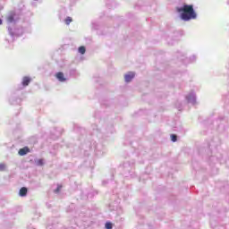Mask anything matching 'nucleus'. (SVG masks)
I'll return each instance as SVG.
<instances>
[{
	"instance_id": "nucleus-15",
	"label": "nucleus",
	"mask_w": 229,
	"mask_h": 229,
	"mask_svg": "<svg viewBox=\"0 0 229 229\" xmlns=\"http://www.w3.org/2000/svg\"><path fill=\"white\" fill-rule=\"evenodd\" d=\"M1 24H3V20L0 19V26H1Z\"/></svg>"
},
{
	"instance_id": "nucleus-4",
	"label": "nucleus",
	"mask_w": 229,
	"mask_h": 229,
	"mask_svg": "<svg viewBox=\"0 0 229 229\" xmlns=\"http://www.w3.org/2000/svg\"><path fill=\"white\" fill-rule=\"evenodd\" d=\"M30 148H28V147H24V148H20V150H19V155H20V157H24V155H28V153H30Z\"/></svg>"
},
{
	"instance_id": "nucleus-3",
	"label": "nucleus",
	"mask_w": 229,
	"mask_h": 229,
	"mask_svg": "<svg viewBox=\"0 0 229 229\" xmlns=\"http://www.w3.org/2000/svg\"><path fill=\"white\" fill-rule=\"evenodd\" d=\"M55 78L58 80V81H61V82H64V81H67V79H65V77L64 75V72H58L55 74Z\"/></svg>"
},
{
	"instance_id": "nucleus-7",
	"label": "nucleus",
	"mask_w": 229,
	"mask_h": 229,
	"mask_svg": "<svg viewBox=\"0 0 229 229\" xmlns=\"http://www.w3.org/2000/svg\"><path fill=\"white\" fill-rule=\"evenodd\" d=\"M19 195L21 197V198H24L25 196L28 195V188L26 187H22L20 189V191H19Z\"/></svg>"
},
{
	"instance_id": "nucleus-2",
	"label": "nucleus",
	"mask_w": 229,
	"mask_h": 229,
	"mask_svg": "<svg viewBox=\"0 0 229 229\" xmlns=\"http://www.w3.org/2000/svg\"><path fill=\"white\" fill-rule=\"evenodd\" d=\"M135 78V73L133 72H131L127 74H125L124 76V80L127 83H130V81H131V80Z\"/></svg>"
},
{
	"instance_id": "nucleus-12",
	"label": "nucleus",
	"mask_w": 229,
	"mask_h": 229,
	"mask_svg": "<svg viewBox=\"0 0 229 229\" xmlns=\"http://www.w3.org/2000/svg\"><path fill=\"white\" fill-rule=\"evenodd\" d=\"M105 226H106V229H112L113 228L112 223H110V222H106Z\"/></svg>"
},
{
	"instance_id": "nucleus-8",
	"label": "nucleus",
	"mask_w": 229,
	"mask_h": 229,
	"mask_svg": "<svg viewBox=\"0 0 229 229\" xmlns=\"http://www.w3.org/2000/svg\"><path fill=\"white\" fill-rule=\"evenodd\" d=\"M71 22H72V18L67 17L65 19V24H67V26H69L71 24Z\"/></svg>"
},
{
	"instance_id": "nucleus-1",
	"label": "nucleus",
	"mask_w": 229,
	"mask_h": 229,
	"mask_svg": "<svg viewBox=\"0 0 229 229\" xmlns=\"http://www.w3.org/2000/svg\"><path fill=\"white\" fill-rule=\"evenodd\" d=\"M176 12L181 13V19L185 21L194 20L198 17L193 5L184 4L182 7H176Z\"/></svg>"
},
{
	"instance_id": "nucleus-10",
	"label": "nucleus",
	"mask_w": 229,
	"mask_h": 229,
	"mask_svg": "<svg viewBox=\"0 0 229 229\" xmlns=\"http://www.w3.org/2000/svg\"><path fill=\"white\" fill-rule=\"evenodd\" d=\"M171 140L172 142H176V140H178V137L175 134H172Z\"/></svg>"
},
{
	"instance_id": "nucleus-13",
	"label": "nucleus",
	"mask_w": 229,
	"mask_h": 229,
	"mask_svg": "<svg viewBox=\"0 0 229 229\" xmlns=\"http://www.w3.org/2000/svg\"><path fill=\"white\" fill-rule=\"evenodd\" d=\"M6 169V165L4 164H0V171H4Z\"/></svg>"
},
{
	"instance_id": "nucleus-11",
	"label": "nucleus",
	"mask_w": 229,
	"mask_h": 229,
	"mask_svg": "<svg viewBox=\"0 0 229 229\" xmlns=\"http://www.w3.org/2000/svg\"><path fill=\"white\" fill-rule=\"evenodd\" d=\"M37 165H44V159H38L36 161Z\"/></svg>"
},
{
	"instance_id": "nucleus-9",
	"label": "nucleus",
	"mask_w": 229,
	"mask_h": 229,
	"mask_svg": "<svg viewBox=\"0 0 229 229\" xmlns=\"http://www.w3.org/2000/svg\"><path fill=\"white\" fill-rule=\"evenodd\" d=\"M85 47H79V53H81V55H85Z\"/></svg>"
},
{
	"instance_id": "nucleus-5",
	"label": "nucleus",
	"mask_w": 229,
	"mask_h": 229,
	"mask_svg": "<svg viewBox=\"0 0 229 229\" xmlns=\"http://www.w3.org/2000/svg\"><path fill=\"white\" fill-rule=\"evenodd\" d=\"M30 83H31V78L28 76L23 77L21 85H23L24 87H28Z\"/></svg>"
},
{
	"instance_id": "nucleus-14",
	"label": "nucleus",
	"mask_w": 229,
	"mask_h": 229,
	"mask_svg": "<svg viewBox=\"0 0 229 229\" xmlns=\"http://www.w3.org/2000/svg\"><path fill=\"white\" fill-rule=\"evenodd\" d=\"M62 189V186H59L56 190L55 192H60V190Z\"/></svg>"
},
{
	"instance_id": "nucleus-6",
	"label": "nucleus",
	"mask_w": 229,
	"mask_h": 229,
	"mask_svg": "<svg viewBox=\"0 0 229 229\" xmlns=\"http://www.w3.org/2000/svg\"><path fill=\"white\" fill-rule=\"evenodd\" d=\"M6 21L7 22H13V21H15V13H10L6 17Z\"/></svg>"
}]
</instances>
